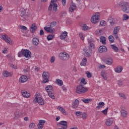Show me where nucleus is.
<instances>
[{"label": "nucleus", "mask_w": 129, "mask_h": 129, "mask_svg": "<svg viewBox=\"0 0 129 129\" xmlns=\"http://www.w3.org/2000/svg\"><path fill=\"white\" fill-rule=\"evenodd\" d=\"M54 38V35H49L47 36V39L48 41H51V40H53Z\"/></svg>", "instance_id": "obj_44"}, {"label": "nucleus", "mask_w": 129, "mask_h": 129, "mask_svg": "<svg viewBox=\"0 0 129 129\" xmlns=\"http://www.w3.org/2000/svg\"><path fill=\"white\" fill-rule=\"evenodd\" d=\"M57 109L59 110V111H60V112L62 113L64 115H66L68 113L67 111L65 110V109H63V108L61 106L57 107Z\"/></svg>", "instance_id": "obj_22"}, {"label": "nucleus", "mask_w": 129, "mask_h": 129, "mask_svg": "<svg viewBox=\"0 0 129 129\" xmlns=\"http://www.w3.org/2000/svg\"><path fill=\"white\" fill-rule=\"evenodd\" d=\"M20 29L21 30H27V27L24 26H20Z\"/></svg>", "instance_id": "obj_55"}, {"label": "nucleus", "mask_w": 129, "mask_h": 129, "mask_svg": "<svg viewBox=\"0 0 129 129\" xmlns=\"http://www.w3.org/2000/svg\"><path fill=\"white\" fill-rule=\"evenodd\" d=\"M114 71L116 73H120L121 71H122V67H117L116 68L114 69Z\"/></svg>", "instance_id": "obj_27"}, {"label": "nucleus", "mask_w": 129, "mask_h": 129, "mask_svg": "<svg viewBox=\"0 0 129 129\" xmlns=\"http://www.w3.org/2000/svg\"><path fill=\"white\" fill-rule=\"evenodd\" d=\"M87 116H88V115H87V113L85 112L82 113L81 118H83V119H86V118H87Z\"/></svg>", "instance_id": "obj_39"}, {"label": "nucleus", "mask_w": 129, "mask_h": 129, "mask_svg": "<svg viewBox=\"0 0 129 129\" xmlns=\"http://www.w3.org/2000/svg\"><path fill=\"white\" fill-rule=\"evenodd\" d=\"M83 31H87L88 30V26L86 24H84L82 27Z\"/></svg>", "instance_id": "obj_47"}, {"label": "nucleus", "mask_w": 129, "mask_h": 129, "mask_svg": "<svg viewBox=\"0 0 129 129\" xmlns=\"http://www.w3.org/2000/svg\"><path fill=\"white\" fill-rule=\"evenodd\" d=\"M44 29L47 33H51V34H53V33H55V29L52 27H51L50 26H47L46 27H45L44 28Z\"/></svg>", "instance_id": "obj_14"}, {"label": "nucleus", "mask_w": 129, "mask_h": 129, "mask_svg": "<svg viewBox=\"0 0 129 129\" xmlns=\"http://www.w3.org/2000/svg\"><path fill=\"white\" fill-rule=\"evenodd\" d=\"M118 85L119 86H122V81L121 80H119L118 81Z\"/></svg>", "instance_id": "obj_57"}, {"label": "nucleus", "mask_w": 129, "mask_h": 129, "mask_svg": "<svg viewBox=\"0 0 129 129\" xmlns=\"http://www.w3.org/2000/svg\"><path fill=\"white\" fill-rule=\"evenodd\" d=\"M35 101L36 103H38L39 105H44L45 104L44 99L41 97L39 93H36L35 94Z\"/></svg>", "instance_id": "obj_2"}, {"label": "nucleus", "mask_w": 129, "mask_h": 129, "mask_svg": "<svg viewBox=\"0 0 129 129\" xmlns=\"http://www.w3.org/2000/svg\"><path fill=\"white\" fill-rule=\"evenodd\" d=\"M62 5L63 7L66 6V0H62Z\"/></svg>", "instance_id": "obj_63"}, {"label": "nucleus", "mask_w": 129, "mask_h": 129, "mask_svg": "<svg viewBox=\"0 0 129 129\" xmlns=\"http://www.w3.org/2000/svg\"><path fill=\"white\" fill-rule=\"evenodd\" d=\"M55 83L57 84V85H59V86H62V85H63V81L57 79L55 80Z\"/></svg>", "instance_id": "obj_32"}, {"label": "nucleus", "mask_w": 129, "mask_h": 129, "mask_svg": "<svg viewBox=\"0 0 129 129\" xmlns=\"http://www.w3.org/2000/svg\"><path fill=\"white\" fill-rule=\"evenodd\" d=\"M53 11L56 13L58 10V5L56 4H53V8H52Z\"/></svg>", "instance_id": "obj_38"}, {"label": "nucleus", "mask_w": 129, "mask_h": 129, "mask_svg": "<svg viewBox=\"0 0 129 129\" xmlns=\"http://www.w3.org/2000/svg\"><path fill=\"white\" fill-rule=\"evenodd\" d=\"M42 77H43V83H47L49 82V78L50 77V75L48 74V72H44L42 74Z\"/></svg>", "instance_id": "obj_7"}, {"label": "nucleus", "mask_w": 129, "mask_h": 129, "mask_svg": "<svg viewBox=\"0 0 129 129\" xmlns=\"http://www.w3.org/2000/svg\"><path fill=\"white\" fill-rule=\"evenodd\" d=\"M0 38L7 43H8V44H10V45H12V39L10 37H8L6 35L1 34Z\"/></svg>", "instance_id": "obj_6"}, {"label": "nucleus", "mask_w": 129, "mask_h": 129, "mask_svg": "<svg viewBox=\"0 0 129 129\" xmlns=\"http://www.w3.org/2000/svg\"><path fill=\"white\" fill-rule=\"evenodd\" d=\"M79 36H80V38L81 40L84 41V38L85 37V36L84 35V34H83V33H80L79 34Z\"/></svg>", "instance_id": "obj_45"}, {"label": "nucleus", "mask_w": 129, "mask_h": 129, "mask_svg": "<svg viewBox=\"0 0 129 129\" xmlns=\"http://www.w3.org/2000/svg\"><path fill=\"white\" fill-rule=\"evenodd\" d=\"M108 40H109L110 43H114V37H113V36L110 35L108 37Z\"/></svg>", "instance_id": "obj_37"}, {"label": "nucleus", "mask_w": 129, "mask_h": 129, "mask_svg": "<svg viewBox=\"0 0 129 129\" xmlns=\"http://www.w3.org/2000/svg\"><path fill=\"white\" fill-rule=\"evenodd\" d=\"M58 56L62 61H67V60H69V58H70V56L66 52H60Z\"/></svg>", "instance_id": "obj_4"}, {"label": "nucleus", "mask_w": 129, "mask_h": 129, "mask_svg": "<svg viewBox=\"0 0 129 129\" xmlns=\"http://www.w3.org/2000/svg\"><path fill=\"white\" fill-rule=\"evenodd\" d=\"M40 36H43V35H44V31H43V30L40 31Z\"/></svg>", "instance_id": "obj_64"}, {"label": "nucleus", "mask_w": 129, "mask_h": 129, "mask_svg": "<svg viewBox=\"0 0 129 129\" xmlns=\"http://www.w3.org/2000/svg\"><path fill=\"white\" fill-rule=\"evenodd\" d=\"M55 25H56V22H52V23H50V25H49V26L51 28H53V27H55Z\"/></svg>", "instance_id": "obj_54"}, {"label": "nucleus", "mask_w": 129, "mask_h": 129, "mask_svg": "<svg viewBox=\"0 0 129 129\" xmlns=\"http://www.w3.org/2000/svg\"><path fill=\"white\" fill-rule=\"evenodd\" d=\"M3 75L4 77H10V76L13 75V74L12 73H9L8 71H4L3 73Z\"/></svg>", "instance_id": "obj_26"}, {"label": "nucleus", "mask_w": 129, "mask_h": 129, "mask_svg": "<svg viewBox=\"0 0 129 129\" xmlns=\"http://www.w3.org/2000/svg\"><path fill=\"white\" fill-rule=\"evenodd\" d=\"M23 56H24L25 58H30L31 57V54L32 53H31V51H30L29 50L25 49L23 50Z\"/></svg>", "instance_id": "obj_15"}, {"label": "nucleus", "mask_w": 129, "mask_h": 129, "mask_svg": "<svg viewBox=\"0 0 129 129\" xmlns=\"http://www.w3.org/2000/svg\"><path fill=\"white\" fill-rule=\"evenodd\" d=\"M100 14L99 13H96L91 18V21L93 24H96L99 21Z\"/></svg>", "instance_id": "obj_5"}, {"label": "nucleus", "mask_w": 129, "mask_h": 129, "mask_svg": "<svg viewBox=\"0 0 129 129\" xmlns=\"http://www.w3.org/2000/svg\"><path fill=\"white\" fill-rule=\"evenodd\" d=\"M96 35H98V36H100L102 33H103V31H102V29H99L97 30L95 32Z\"/></svg>", "instance_id": "obj_36"}, {"label": "nucleus", "mask_w": 129, "mask_h": 129, "mask_svg": "<svg viewBox=\"0 0 129 129\" xmlns=\"http://www.w3.org/2000/svg\"><path fill=\"white\" fill-rule=\"evenodd\" d=\"M3 53L4 54H7V53H8V49L4 48V50H3Z\"/></svg>", "instance_id": "obj_60"}, {"label": "nucleus", "mask_w": 129, "mask_h": 129, "mask_svg": "<svg viewBox=\"0 0 129 129\" xmlns=\"http://www.w3.org/2000/svg\"><path fill=\"white\" fill-rule=\"evenodd\" d=\"M38 29V27H37V25H36V24H33L30 28V32L32 34H34L35 32H36V30Z\"/></svg>", "instance_id": "obj_20"}, {"label": "nucleus", "mask_w": 129, "mask_h": 129, "mask_svg": "<svg viewBox=\"0 0 129 129\" xmlns=\"http://www.w3.org/2000/svg\"><path fill=\"white\" fill-rule=\"evenodd\" d=\"M128 19H129V16L127 15L126 14L123 15V16H122L123 21H126L128 20Z\"/></svg>", "instance_id": "obj_42"}, {"label": "nucleus", "mask_w": 129, "mask_h": 129, "mask_svg": "<svg viewBox=\"0 0 129 129\" xmlns=\"http://www.w3.org/2000/svg\"><path fill=\"white\" fill-rule=\"evenodd\" d=\"M21 93L23 97H25V98H29V97L31 96V94L25 90H21Z\"/></svg>", "instance_id": "obj_16"}, {"label": "nucleus", "mask_w": 129, "mask_h": 129, "mask_svg": "<svg viewBox=\"0 0 129 129\" xmlns=\"http://www.w3.org/2000/svg\"><path fill=\"white\" fill-rule=\"evenodd\" d=\"M82 101H83V102H84V103H89V102H91V101H92V99H82Z\"/></svg>", "instance_id": "obj_33"}, {"label": "nucleus", "mask_w": 129, "mask_h": 129, "mask_svg": "<svg viewBox=\"0 0 129 129\" xmlns=\"http://www.w3.org/2000/svg\"><path fill=\"white\" fill-rule=\"evenodd\" d=\"M28 81V77L25 75L22 76L19 79V82L20 83H25V82H27Z\"/></svg>", "instance_id": "obj_17"}, {"label": "nucleus", "mask_w": 129, "mask_h": 129, "mask_svg": "<svg viewBox=\"0 0 129 129\" xmlns=\"http://www.w3.org/2000/svg\"><path fill=\"white\" fill-rule=\"evenodd\" d=\"M29 128H34L35 127V123H31L29 124Z\"/></svg>", "instance_id": "obj_52"}, {"label": "nucleus", "mask_w": 129, "mask_h": 129, "mask_svg": "<svg viewBox=\"0 0 129 129\" xmlns=\"http://www.w3.org/2000/svg\"><path fill=\"white\" fill-rule=\"evenodd\" d=\"M75 10H76V4L72 3L71 7L69 8L70 12H71V13H73Z\"/></svg>", "instance_id": "obj_24"}, {"label": "nucleus", "mask_w": 129, "mask_h": 129, "mask_svg": "<svg viewBox=\"0 0 129 129\" xmlns=\"http://www.w3.org/2000/svg\"><path fill=\"white\" fill-rule=\"evenodd\" d=\"M100 41L103 45H106V38L104 36H101L100 38Z\"/></svg>", "instance_id": "obj_28"}, {"label": "nucleus", "mask_w": 129, "mask_h": 129, "mask_svg": "<svg viewBox=\"0 0 129 129\" xmlns=\"http://www.w3.org/2000/svg\"><path fill=\"white\" fill-rule=\"evenodd\" d=\"M121 114L122 115V116H126L127 115V111H121Z\"/></svg>", "instance_id": "obj_46"}, {"label": "nucleus", "mask_w": 129, "mask_h": 129, "mask_svg": "<svg viewBox=\"0 0 129 129\" xmlns=\"http://www.w3.org/2000/svg\"><path fill=\"white\" fill-rule=\"evenodd\" d=\"M88 91V88L83 85H78L77 86L76 92L78 94H84Z\"/></svg>", "instance_id": "obj_1"}, {"label": "nucleus", "mask_w": 129, "mask_h": 129, "mask_svg": "<svg viewBox=\"0 0 129 129\" xmlns=\"http://www.w3.org/2000/svg\"><path fill=\"white\" fill-rule=\"evenodd\" d=\"M111 49L114 51V52H118V47L115 44L111 45Z\"/></svg>", "instance_id": "obj_34"}, {"label": "nucleus", "mask_w": 129, "mask_h": 129, "mask_svg": "<svg viewBox=\"0 0 129 129\" xmlns=\"http://www.w3.org/2000/svg\"><path fill=\"white\" fill-rule=\"evenodd\" d=\"M107 110H108V107H107L105 109L102 110V112L104 115H106L107 114Z\"/></svg>", "instance_id": "obj_48"}, {"label": "nucleus", "mask_w": 129, "mask_h": 129, "mask_svg": "<svg viewBox=\"0 0 129 129\" xmlns=\"http://www.w3.org/2000/svg\"><path fill=\"white\" fill-rule=\"evenodd\" d=\"M79 105V100L76 99L75 101L72 103L73 108H77Z\"/></svg>", "instance_id": "obj_23"}, {"label": "nucleus", "mask_w": 129, "mask_h": 129, "mask_svg": "<svg viewBox=\"0 0 129 129\" xmlns=\"http://www.w3.org/2000/svg\"><path fill=\"white\" fill-rule=\"evenodd\" d=\"M112 123H113V118H109L106 119V124L108 126H110V125H111V124H112Z\"/></svg>", "instance_id": "obj_21"}, {"label": "nucleus", "mask_w": 129, "mask_h": 129, "mask_svg": "<svg viewBox=\"0 0 129 129\" xmlns=\"http://www.w3.org/2000/svg\"><path fill=\"white\" fill-rule=\"evenodd\" d=\"M88 48L90 49L91 50H93L95 48V45H94V41H93V40L92 38H88Z\"/></svg>", "instance_id": "obj_11"}, {"label": "nucleus", "mask_w": 129, "mask_h": 129, "mask_svg": "<svg viewBox=\"0 0 129 129\" xmlns=\"http://www.w3.org/2000/svg\"><path fill=\"white\" fill-rule=\"evenodd\" d=\"M45 122H46V121H45V120H40L39 124L44 125V124L45 123Z\"/></svg>", "instance_id": "obj_53"}, {"label": "nucleus", "mask_w": 129, "mask_h": 129, "mask_svg": "<svg viewBox=\"0 0 129 129\" xmlns=\"http://www.w3.org/2000/svg\"><path fill=\"white\" fill-rule=\"evenodd\" d=\"M57 126H59V128L58 129H67L68 127V125H67V121H61L58 124Z\"/></svg>", "instance_id": "obj_9"}, {"label": "nucleus", "mask_w": 129, "mask_h": 129, "mask_svg": "<svg viewBox=\"0 0 129 129\" xmlns=\"http://www.w3.org/2000/svg\"><path fill=\"white\" fill-rule=\"evenodd\" d=\"M101 77L103 78L104 80H107V77H106V74L105 72H101Z\"/></svg>", "instance_id": "obj_40"}, {"label": "nucleus", "mask_w": 129, "mask_h": 129, "mask_svg": "<svg viewBox=\"0 0 129 129\" xmlns=\"http://www.w3.org/2000/svg\"><path fill=\"white\" fill-rule=\"evenodd\" d=\"M81 83H83V84H86V82H85V79H82V80L81 81Z\"/></svg>", "instance_id": "obj_61"}, {"label": "nucleus", "mask_w": 129, "mask_h": 129, "mask_svg": "<svg viewBox=\"0 0 129 129\" xmlns=\"http://www.w3.org/2000/svg\"><path fill=\"white\" fill-rule=\"evenodd\" d=\"M83 51V54L84 56H86V57H90L92 54V50L88 47H85L84 48Z\"/></svg>", "instance_id": "obj_8"}, {"label": "nucleus", "mask_w": 129, "mask_h": 129, "mask_svg": "<svg viewBox=\"0 0 129 129\" xmlns=\"http://www.w3.org/2000/svg\"><path fill=\"white\" fill-rule=\"evenodd\" d=\"M53 86L51 85L47 86L45 88V90L48 93L53 92Z\"/></svg>", "instance_id": "obj_25"}, {"label": "nucleus", "mask_w": 129, "mask_h": 129, "mask_svg": "<svg viewBox=\"0 0 129 129\" xmlns=\"http://www.w3.org/2000/svg\"><path fill=\"white\" fill-rule=\"evenodd\" d=\"M120 109L121 111H124L125 110V107L124 106H121Z\"/></svg>", "instance_id": "obj_59"}, {"label": "nucleus", "mask_w": 129, "mask_h": 129, "mask_svg": "<svg viewBox=\"0 0 129 129\" xmlns=\"http://www.w3.org/2000/svg\"><path fill=\"white\" fill-rule=\"evenodd\" d=\"M119 95L120 97H122L124 99H126V97H125V95H124L123 93H119Z\"/></svg>", "instance_id": "obj_50"}, {"label": "nucleus", "mask_w": 129, "mask_h": 129, "mask_svg": "<svg viewBox=\"0 0 129 129\" xmlns=\"http://www.w3.org/2000/svg\"><path fill=\"white\" fill-rule=\"evenodd\" d=\"M106 24H107L106 22H105V21L104 20H102L100 22V25L102 27H105Z\"/></svg>", "instance_id": "obj_41"}, {"label": "nucleus", "mask_w": 129, "mask_h": 129, "mask_svg": "<svg viewBox=\"0 0 129 129\" xmlns=\"http://www.w3.org/2000/svg\"><path fill=\"white\" fill-rule=\"evenodd\" d=\"M87 63V59L85 57L83 58L80 63L81 66H85Z\"/></svg>", "instance_id": "obj_31"}, {"label": "nucleus", "mask_w": 129, "mask_h": 129, "mask_svg": "<svg viewBox=\"0 0 129 129\" xmlns=\"http://www.w3.org/2000/svg\"><path fill=\"white\" fill-rule=\"evenodd\" d=\"M39 39L37 38H34L32 40V44L35 46L39 45Z\"/></svg>", "instance_id": "obj_29"}, {"label": "nucleus", "mask_w": 129, "mask_h": 129, "mask_svg": "<svg viewBox=\"0 0 129 129\" xmlns=\"http://www.w3.org/2000/svg\"><path fill=\"white\" fill-rule=\"evenodd\" d=\"M29 14L28 12H26L25 11H23L21 12L20 17H21V20L22 21H27L28 20V18H29Z\"/></svg>", "instance_id": "obj_10"}, {"label": "nucleus", "mask_w": 129, "mask_h": 129, "mask_svg": "<svg viewBox=\"0 0 129 129\" xmlns=\"http://www.w3.org/2000/svg\"><path fill=\"white\" fill-rule=\"evenodd\" d=\"M82 115V112L77 111L76 112V115L78 116L79 118H81V115Z\"/></svg>", "instance_id": "obj_43"}, {"label": "nucleus", "mask_w": 129, "mask_h": 129, "mask_svg": "<svg viewBox=\"0 0 129 129\" xmlns=\"http://www.w3.org/2000/svg\"><path fill=\"white\" fill-rule=\"evenodd\" d=\"M54 61H55V56H52L50 59V62L51 63H53Z\"/></svg>", "instance_id": "obj_58"}, {"label": "nucleus", "mask_w": 129, "mask_h": 129, "mask_svg": "<svg viewBox=\"0 0 129 129\" xmlns=\"http://www.w3.org/2000/svg\"><path fill=\"white\" fill-rule=\"evenodd\" d=\"M103 106H104V102H100L98 104V106L96 107V109H100V108H102Z\"/></svg>", "instance_id": "obj_30"}, {"label": "nucleus", "mask_w": 129, "mask_h": 129, "mask_svg": "<svg viewBox=\"0 0 129 129\" xmlns=\"http://www.w3.org/2000/svg\"><path fill=\"white\" fill-rule=\"evenodd\" d=\"M98 50H99V53H103V52H107V48L104 45L100 46Z\"/></svg>", "instance_id": "obj_19"}, {"label": "nucleus", "mask_w": 129, "mask_h": 129, "mask_svg": "<svg viewBox=\"0 0 129 129\" xmlns=\"http://www.w3.org/2000/svg\"><path fill=\"white\" fill-rule=\"evenodd\" d=\"M54 6V4L50 3L49 6L48 7V11H52L53 9V7Z\"/></svg>", "instance_id": "obj_49"}, {"label": "nucleus", "mask_w": 129, "mask_h": 129, "mask_svg": "<svg viewBox=\"0 0 129 129\" xmlns=\"http://www.w3.org/2000/svg\"><path fill=\"white\" fill-rule=\"evenodd\" d=\"M103 61L107 65H112V63H113V59L111 57L103 58Z\"/></svg>", "instance_id": "obj_12"}, {"label": "nucleus", "mask_w": 129, "mask_h": 129, "mask_svg": "<svg viewBox=\"0 0 129 129\" xmlns=\"http://www.w3.org/2000/svg\"><path fill=\"white\" fill-rule=\"evenodd\" d=\"M86 74H87V77H88V78H91V77L92 76L91 75V74L89 72H87Z\"/></svg>", "instance_id": "obj_56"}, {"label": "nucleus", "mask_w": 129, "mask_h": 129, "mask_svg": "<svg viewBox=\"0 0 129 129\" xmlns=\"http://www.w3.org/2000/svg\"><path fill=\"white\" fill-rule=\"evenodd\" d=\"M48 94L50 98H52V99H55V95L54 94L53 91L49 92V93H48Z\"/></svg>", "instance_id": "obj_35"}, {"label": "nucleus", "mask_w": 129, "mask_h": 129, "mask_svg": "<svg viewBox=\"0 0 129 129\" xmlns=\"http://www.w3.org/2000/svg\"><path fill=\"white\" fill-rule=\"evenodd\" d=\"M119 32V27H116L114 28L113 31V36L115 37V38L117 40L118 39V34L117 33Z\"/></svg>", "instance_id": "obj_13"}, {"label": "nucleus", "mask_w": 129, "mask_h": 129, "mask_svg": "<svg viewBox=\"0 0 129 129\" xmlns=\"http://www.w3.org/2000/svg\"><path fill=\"white\" fill-rule=\"evenodd\" d=\"M67 36H68V33L66 31H64L60 34L59 38L61 40H65L67 37Z\"/></svg>", "instance_id": "obj_18"}, {"label": "nucleus", "mask_w": 129, "mask_h": 129, "mask_svg": "<svg viewBox=\"0 0 129 129\" xmlns=\"http://www.w3.org/2000/svg\"><path fill=\"white\" fill-rule=\"evenodd\" d=\"M22 56H24V54L23 53V50H21L18 53V56L22 57Z\"/></svg>", "instance_id": "obj_51"}, {"label": "nucleus", "mask_w": 129, "mask_h": 129, "mask_svg": "<svg viewBox=\"0 0 129 129\" xmlns=\"http://www.w3.org/2000/svg\"><path fill=\"white\" fill-rule=\"evenodd\" d=\"M121 9L124 13L129 14V4L127 2L121 3Z\"/></svg>", "instance_id": "obj_3"}, {"label": "nucleus", "mask_w": 129, "mask_h": 129, "mask_svg": "<svg viewBox=\"0 0 129 129\" xmlns=\"http://www.w3.org/2000/svg\"><path fill=\"white\" fill-rule=\"evenodd\" d=\"M61 88L63 91H67V88H66V87H65V86H62Z\"/></svg>", "instance_id": "obj_62"}]
</instances>
